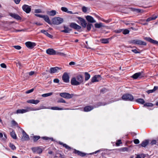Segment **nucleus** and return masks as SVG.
Wrapping results in <instances>:
<instances>
[{"label":"nucleus","instance_id":"49","mask_svg":"<svg viewBox=\"0 0 158 158\" xmlns=\"http://www.w3.org/2000/svg\"><path fill=\"white\" fill-rule=\"evenodd\" d=\"M43 139H44L46 140H47L49 139H51V140L52 141L53 140V138H49L48 137H44L42 138Z\"/></svg>","mask_w":158,"mask_h":158},{"label":"nucleus","instance_id":"53","mask_svg":"<svg viewBox=\"0 0 158 158\" xmlns=\"http://www.w3.org/2000/svg\"><path fill=\"white\" fill-rule=\"evenodd\" d=\"M13 47L17 50H20L21 48V47L19 45L14 46Z\"/></svg>","mask_w":158,"mask_h":158},{"label":"nucleus","instance_id":"55","mask_svg":"<svg viewBox=\"0 0 158 158\" xmlns=\"http://www.w3.org/2000/svg\"><path fill=\"white\" fill-rule=\"evenodd\" d=\"M17 66H19V68L21 69L22 67L21 63L19 62H18L16 63Z\"/></svg>","mask_w":158,"mask_h":158},{"label":"nucleus","instance_id":"16","mask_svg":"<svg viewBox=\"0 0 158 158\" xmlns=\"http://www.w3.org/2000/svg\"><path fill=\"white\" fill-rule=\"evenodd\" d=\"M144 39L145 40L150 42L154 44H158V42L156 40H154L150 37H146L144 38Z\"/></svg>","mask_w":158,"mask_h":158},{"label":"nucleus","instance_id":"2","mask_svg":"<svg viewBox=\"0 0 158 158\" xmlns=\"http://www.w3.org/2000/svg\"><path fill=\"white\" fill-rule=\"evenodd\" d=\"M85 18L86 20H94V19L104 20V19L102 18V16L95 14L93 15V16L87 15L86 16Z\"/></svg>","mask_w":158,"mask_h":158},{"label":"nucleus","instance_id":"31","mask_svg":"<svg viewBox=\"0 0 158 158\" xmlns=\"http://www.w3.org/2000/svg\"><path fill=\"white\" fill-rule=\"evenodd\" d=\"M74 153L76 154H77L79 155H80L81 156H85V154L79 151L75 150Z\"/></svg>","mask_w":158,"mask_h":158},{"label":"nucleus","instance_id":"50","mask_svg":"<svg viewBox=\"0 0 158 158\" xmlns=\"http://www.w3.org/2000/svg\"><path fill=\"white\" fill-rule=\"evenodd\" d=\"M129 31L127 29H125L123 31V33L124 34H127L129 33Z\"/></svg>","mask_w":158,"mask_h":158},{"label":"nucleus","instance_id":"8","mask_svg":"<svg viewBox=\"0 0 158 158\" xmlns=\"http://www.w3.org/2000/svg\"><path fill=\"white\" fill-rule=\"evenodd\" d=\"M61 69L60 68L57 67H52L50 69V73L51 74L58 73Z\"/></svg>","mask_w":158,"mask_h":158},{"label":"nucleus","instance_id":"45","mask_svg":"<svg viewBox=\"0 0 158 158\" xmlns=\"http://www.w3.org/2000/svg\"><path fill=\"white\" fill-rule=\"evenodd\" d=\"M40 138L39 136H34L33 137L34 141L35 142L38 140Z\"/></svg>","mask_w":158,"mask_h":158},{"label":"nucleus","instance_id":"23","mask_svg":"<svg viewBox=\"0 0 158 158\" xmlns=\"http://www.w3.org/2000/svg\"><path fill=\"white\" fill-rule=\"evenodd\" d=\"M70 26L76 30L80 29L81 28V27L74 23H72L70 25Z\"/></svg>","mask_w":158,"mask_h":158},{"label":"nucleus","instance_id":"59","mask_svg":"<svg viewBox=\"0 0 158 158\" xmlns=\"http://www.w3.org/2000/svg\"><path fill=\"white\" fill-rule=\"evenodd\" d=\"M132 51L135 53H139L140 52H138L136 49H135L132 50Z\"/></svg>","mask_w":158,"mask_h":158},{"label":"nucleus","instance_id":"40","mask_svg":"<svg viewBox=\"0 0 158 158\" xmlns=\"http://www.w3.org/2000/svg\"><path fill=\"white\" fill-rule=\"evenodd\" d=\"M53 94V93L51 92L49 93H47V94H44L42 95V96L43 97H47L49 96H51Z\"/></svg>","mask_w":158,"mask_h":158},{"label":"nucleus","instance_id":"9","mask_svg":"<svg viewBox=\"0 0 158 158\" xmlns=\"http://www.w3.org/2000/svg\"><path fill=\"white\" fill-rule=\"evenodd\" d=\"M25 44L27 48L30 49L33 48L36 45V44L35 43L30 41L26 42Z\"/></svg>","mask_w":158,"mask_h":158},{"label":"nucleus","instance_id":"33","mask_svg":"<svg viewBox=\"0 0 158 158\" xmlns=\"http://www.w3.org/2000/svg\"><path fill=\"white\" fill-rule=\"evenodd\" d=\"M129 9H130L131 10L137 13H140L141 12V10L139 9H135L132 7L129 8Z\"/></svg>","mask_w":158,"mask_h":158},{"label":"nucleus","instance_id":"37","mask_svg":"<svg viewBox=\"0 0 158 158\" xmlns=\"http://www.w3.org/2000/svg\"><path fill=\"white\" fill-rule=\"evenodd\" d=\"M25 113V110L24 109H18L16 110V113L19 114H23Z\"/></svg>","mask_w":158,"mask_h":158},{"label":"nucleus","instance_id":"4","mask_svg":"<svg viewBox=\"0 0 158 158\" xmlns=\"http://www.w3.org/2000/svg\"><path fill=\"white\" fill-rule=\"evenodd\" d=\"M45 21L51 25H59L63 22V20H45Z\"/></svg>","mask_w":158,"mask_h":158},{"label":"nucleus","instance_id":"63","mask_svg":"<svg viewBox=\"0 0 158 158\" xmlns=\"http://www.w3.org/2000/svg\"><path fill=\"white\" fill-rule=\"evenodd\" d=\"M134 143L136 144H138L139 143V141L138 139H136L134 140Z\"/></svg>","mask_w":158,"mask_h":158},{"label":"nucleus","instance_id":"48","mask_svg":"<svg viewBox=\"0 0 158 158\" xmlns=\"http://www.w3.org/2000/svg\"><path fill=\"white\" fill-rule=\"evenodd\" d=\"M153 106V105L152 104L149 103H145L144 105V106Z\"/></svg>","mask_w":158,"mask_h":158},{"label":"nucleus","instance_id":"18","mask_svg":"<svg viewBox=\"0 0 158 158\" xmlns=\"http://www.w3.org/2000/svg\"><path fill=\"white\" fill-rule=\"evenodd\" d=\"M35 15L36 16L42 18L44 20H49V18L47 15L35 14Z\"/></svg>","mask_w":158,"mask_h":158},{"label":"nucleus","instance_id":"5","mask_svg":"<svg viewBox=\"0 0 158 158\" xmlns=\"http://www.w3.org/2000/svg\"><path fill=\"white\" fill-rule=\"evenodd\" d=\"M23 10L26 13H30L31 10V6L28 5L24 4L22 7Z\"/></svg>","mask_w":158,"mask_h":158},{"label":"nucleus","instance_id":"25","mask_svg":"<svg viewBox=\"0 0 158 158\" xmlns=\"http://www.w3.org/2000/svg\"><path fill=\"white\" fill-rule=\"evenodd\" d=\"M40 32L50 38H52V36L49 34L46 30H42L40 31Z\"/></svg>","mask_w":158,"mask_h":158},{"label":"nucleus","instance_id":"35","mask_svg":"<svg viewBox=\"0 0 158 158\" xmlns=\"http://www.w3.org/2000/svg\"><path fill=\"white\" fill-rule=\"evenodd\" d=\"M85 80L87 81L88 80L90 77V74L87 72L85 73Z\"/></svg>","mask_w":158,"mask_h":158},{"label":"nucleus","instance_id":"3","mask_svg":"<svg viewBox=\"0 0 158 158\" xmlns=\"http://www.w3.org/2000/svg\"><path fill=\"white\" fill-rule=\"evenodd\" d=\"M130 43L140 45H146L145 42L138 40H132L130 41Z\"/></svg>","mask_w":158,"mask_h":158},{"label":"nucleus","instance_id":"21","mask_svg":"<svg viewBox=\"0 0 158 158\" xmlns=\"http://www.w3.org/2000/svg\"><path fill=\"white\" fill-rule=\"evenodd\" d=\"M76 79L77 80L80 84L82 83L83 82V76L81 75H79L77 76Z\"/></svg>","mask_w":158,"mask_h":158},{"label":"nucleus","instance_id":"10","mask_svg":"<svg viewBox=\"0 0 158 158\" xmlns=\"http://www.w3.org/2000/svg\"><path fill=\"white\" fill-rule=\"evenodd\" d=\"M31 149L34 153L37 154H40L42 152V149L39 147L32 148H31Z\"/></svg>","mask_w":158,"mask_h":158},{"label":"nucleus","instance_id":"47","mask_svg":"<svg viewBox=\"0 0 158 158\" xmlns=\"http://www.w3.org/2000/svg\"><path fill=\"white\" fill-rule=\"evenodd\" d=\"M82 10L84 13H86L87 12V8L85 6H83L82 8Z\"/></svg>","mask_w":158,"mask_h":158},{"label":"nucleus","instance_id":"44","mask_svg":"<svg viewBox=\"0 0 158 158\" xmlns=\"http://www.w3.org/2000/svg\"><path fill=\"white\" fill-rule=\"evenodd\" d=\"M9 146L11 148V149L13 150H15L16 149V147L13 143H10L9 144Z\"/></svg>","mask_w":158,"mask_h":158},{"label":"nucleus","instance_id":"34","mask_svg":"<svg viewBox=\"0 0 158 158\" xmlns=\"http://www.w3.org/2000/svg\"><path fill=\"white\" fill-rule=\"evenodd\" d=\"M109 39H100V41L102 43L108 44L109 43Z\"/></svg>","mask_w":158,"mask_h":158},{"label":"nucleus","instance_id":"32","mask_svg":"<svg viewBox=\"0 0 158 158\" xmlns=\"http://www.w3.org/2000/svg\"><path fill=\"white\" fill-rule=\"evenodd\" d=\"M141 74V73L140 72L137 73H135L132 76V77L135 79H136L138 78V77L140 76Z\"/></svg>","mask_w":158,"mask_h":158},{"label":"nucleus","instance_id":"15","mask_svg":"<svg viewBox=\"0 0 158 158\" xmlns=\"http://www.w3.org/2000/svg\"><path fill=\"white\" fill-rule=\"evenodd\" d=\"M144 39L145 40L150 42L154 44H158V42L156 40H154L150 37H146L144 38Z\"/></svg>","mask_w":158,"mask_h":158},{"label":"nucleus","instance_id":"64","mask_svg":"<svg viewBox=\"0 0 158 158\" xmlns=\"http://www.w3.org/2000/svg\"><path fill=\"white\" fill-rule=\"evenodd\" d=\"M53 81L55 83H58L59 82V80L58 79L56 78L54 79Z\"/></svg>","mask_w":158,"mask_h":158},{"label":"nucleus","instance_id":"52","mask_svg":"<svg viewBox=\"0 0 158 158\" xmlns=\"http://www.w3.org/2000/svg\"><path fill=\"white\" fill-rule=\"evenodd\" d=\"M123 23L125 24L126 25H130V24L133 25L134 24L133 23H130L129 21H127L126 22H125L124 21H123Z\"/></svg>","mask_w":158,"mask_h":158},{"label":"nucleus","instance_id":"42","mask_svg":"<svg viewBox=\"0 0 158 158\" xmlns=\"http://www.w3.org/2000/svg\"><path fill=\"white\" fill-rule=\"evenodd\" d=\"M158 17L157 15H153L152 17L148 18L147 20H155Z\"/></svg>","mask_w":158,"mask_h":158},{"label":"nucleus","instance_id":"11","mask_svg":"<svg viewBox=\"0 0 158 158\" xmlns=\"http://www.w3.org/2000/svg\"><path fill=\"white\" fill-rule=\"evenodd\" d=\"M63 81L65 82H68L69 81V76L66 73H64L62 77Z\"/></svg>","mask_w":158,"mask_h":158},{"label":"nucleus","instance_id":"46","mask_svg":"<svg viewBox=\"0 0 158 158\" xmlns=\"http://www.w3.org/2000/svg\"><path fill=\"white\" fill-rule=\"evenodd\" d=\"M128 150V149L126 147L120 149V151L122 152L127 151Z\"/></svg>","mask_w":158,"mask_h":158},{"label":"nucleus","instance_id":"7","mask_svg":"<svg viewBox=\"0 0 158 158\" xmlns=\"http://www.w3.org/2000/svg\"><path fill=\"white\" fill-rule=\"evenodd\" d=\"M122 98L123 100L131 101L133 99V97L129 94L123 95L122 97Z\"/></svg>","mask_w":158,"mask_h":158},{"label":"nucleus","instance_id":"12","mask_svg":"<svg viewBox=\"0 0 158 158\" xmlns=\"http://www.w3.org/2000/svg\"><path fill=\"white\" fill-rule=\"evenodd\" d=\"M9 15L13 18L16 20H21V17L17 14L15 13H10Z\"/></svg>","mask_w":158,"mask_h":158},{"label":"nucleus","instance_id":"39","mask_svg":"<svg viewBox=\"0 0 158 158\" xmlns=\"http://www.w3.org/2000/svg\"><path fill=\"white\" fill-rule=\"evenodd\" d=\"M61 10L63 12H64L67 13H69V11L68 10V9L66 7H62L61 8Z\"/></svg>","mask_w":158,"mask_h":158},{"label":"nucleus","instance_id":"6","mask_svg":"<svg viewBox=\"0 0 158 158\" xmlns=\"http://www.w3.org/2000/svg\"><path fill=\"white\" fill-rule=\"evenodd\" d=\"M102 77L100 75H96L93 77L91 80V83L98 82L102 80Z\"/></svg>","mask_w":158,"mask_h":158},{"label":"nucleus","instance_id":"62","mask_svg":"<svg viewBox=\"0 0 158 158\" xmlns=\"http://www.w3.org/2000/svg\"><path fill=\"white\" fill-rule=\"evenodd\" d=\"M1 66L3 68H6V65L4 63H2L0 64Z\"/></svg>","mask_w":158,"mask_h":158},{"label":"nucleus","instance_id":"24","mask_svg":"<svg viewBox=\"0 0 158 158\" xmlns=\"http://www.w3.org/2000/svg\"><path fill=\"white\" fill-rule=\"evenodd\" d=\"M40 101L38 100H35L34 99H30L27 101V103L35 104H37L40 102Z\"/></svg>","mask_w":158,"mask_h":158},{"label":"nucleus","instance_id":"28","mask_svg":"<svg viewBox=\"0 0 158 158\" xmlns=\"http://www.w3.org/2000/svg\"><path fill=\"white\" fill-rule=\"evenodd\" d=\"M149 141L148 140H145L142 142L141 144V145L143 147H145L148 143Z\"/></svg>","mask_w":158,"mask_h":158},{"label":"nucleus","instance_id":"61","mask_svg":"<svg viewBox=\"0 0 158 158\" xmlns=\"http://www.w3.org/2000/svg\"><path fill=\"white\" fill-rule=\"evenodd\" d=\"M156 141L155 140H154L152 141V142L151 143V145H153V144H156Z\"/></svg>","mask_w":158,"mask_h":158},{"label":"nucleus","instance_id":"13","mask_svg":"<svg viewBox=\"0 0 158 158\" xmlns=\"http://www.w3.org/2000/svg\"><path fill=\"white\" fill-rule=\"evenodd\" d=\"M23 136L22 138V140H29V136L27 135L25 131L23 130L22 131Z\"/></svg>","mask_w":158,"mask_h":158},{"label":"nucleus","instance_id":"29","mask_svg":"<svg viewBox=\"0 0 158 158\" xmlns=\"http://www.w3.org/2000/svg\"><path fill=\"white\" fill-rule=\"evenodd\" d=\"M58 143L59 144L62 145L66 149H69V146L66 144L64 143H63L60 141H59Z\"/></svg>","mask_w":158,"mask_h":158},{"label":"nucleus","instance_id":"54","mask_svg":"<svg viewBox=\"0 0 158 158\" xmlns=\"http://www.w3.org/2000/svg\"><path fill=\"white\" fill-rule=\"evenodd\" d=\"M122 143L121 140H118L117 142L116 143V145L117 146H119V145Z\"/></svg>","mask_w":158,"mask_h":158},{"label":"nucleus","instance_id":"26","mask_svg":"<svg viewBox=\"0 0 158 158\" xmlns=\"http://www.w3.org/2000/svg\"><path fill=\"white\" fill-rule=\"evenodd\" d=\"M94 109V107L92 106H85L84 109V110L85 112H87L90 111Z\"/></svg>","mask_w":158,"mask_h":158},{"label":"nucleus","instance_id":"41","mask_svg":"<svg viewBox=\"0 0 158 158\" xmlns=\"http://www.w3.org/2000/svg\"><path fill=\"white\" fill-rule=\"evenodd\" d=\"M51 109L52 110H63V108H60L57 107H51Z\"/></svg>","mask_w":158,"mask_h":158},{"label":"nucleus","instance_id":"38","mask_svg":"<svg viewBox=\"0 0 158 158\" xmlns=\"http://www.w3.org/2000/svg\"><path fill=\"white\" fill-rule=\"evenodd\" d=\"M58 103H65L66 102L62 98H59L58 99L57 101Z\"/></svg>","mask_w":158,"mask_h":158},{"label":"nucleus","instance_id":"17","mask_svg":"<svg viewBox=\"0 0 158 158\" xmlns=\"http://www.w3.org/2000/svg\"><path fill=\"white\" fill-rule=\"evenodd\" d=\"M24 109L25 113L31 111L37 110H40V109L34 108L31 107L27 106L25 107Z\"/></svg>","mask_w":158,"mask_h":158},{"label":"nucleus","instance_id":"14","mask_svg":"<svg viewBox=\"0 0 158 158\" xmlns=\"http://www.w3.org/2000/svg\"><path fill=\"white\" fill-rule=\"evenodd\" d=\"M71 83L72 85H80L79 82H78L76 78L75 77L71 79Z\"/></svg>","mask_w":158,"mask_h":158},{"label":"nucleus","instance_id":"30","mask_svg":"<svg viewBox=\"0 0 158 158\" xmlns=\"http://www.w3.org/2000/svg\"><path fill=\"white\" fill-rule=\"evenodd\" d=\"M10 135L11 137L14 139H17V136L14 131L12 130V131L10 132Z\"/></svg>","mask_w":158,"mask_h":158},{"label":"nucleus","instance_id":"19","mask_svg":"<svg viewBox=\"0 0 158 158\" xmlns=\"http://www.w3.org/2000/svg\"><path fill=\"white\" fill-rule=\"evenodd\" d=\"M46 52L47 54L50 55H55L56 53L55 51L52 48H49L47 49Z\"/></svg>","mask_w":158,"mask_h":158},{"label":"nucleus","instance_id":"56","mask_svg":"<svg viewBox=\"0 0 158 158\" xmlns=\"http://www.w3.org/2000/svg\"><path fill=\"white\" fill-rule=\"evenodd\" d=\"M34 89L33 88L32 89H31L29 90L26 91V94L30 93H31L32 92H33V91H34Z\"/></svg>","mask_w":158,"mask_h":158},{"label":"nucleus","instance_id":"43","mask_svg":"<svg viewBox=\"0 0 158 158\" xmlns=\"http://www.w3.org/2000/svg\"><path fill=\"white\" fill-rule=\"evenodd\" d=\"M145 156L144 154H141L140 155H137L136 158H144Z\"/></svg>","mask_w":158,"mask_h":158},{"label":"nucleus","instance_id":"57","mask_svg":"<svg viewBox=\"0 0 158 158\" xmlns=\"http://www.w3.org/2000/svg\"><path fill=\"white\" fill-rule=\"evenodd\" d=\"M11 124L14 126H16L17 124H18L14 120H12L11 121Z\"/></svg>","mask_w":158,"mask_h":158},{"label":"nucleus","instance_id":"51","mask_svg":"<svg viewBox=\"0 0 158 158\" xmlns=\"http://www.w3.org/2000/svg\"><path fill=\"white\" fill-rule=\"evenodd\" d=\"M35 13H41L42 10L40 9H36L35 10Z\"/></svg>","mask_w":158,"mask_h":158},{"label":"nucleus","instance_id":"22","mask_svg":"<svg viewBox=\"0 0 158 158\" xmlns=\"http://www.w3.org/2000/svg\"><path fill=\"white\" fill-rule=\"evenodd\" d=\"M60 96L65 98H69V93H61L59 94Z\"/></svg>","mask_w":158,"mask_h":158},{"label":"nucleus","instance_id":"27","mask_svg":"<svg viewBox=\"0 0 158 158\" xmlns=\"http://www.w3.org/2000/svg\"><path fill=\"white\" fill-rule=\"evenodd\" d=\"M95 27L96 28H99L102 27H104L103 24L101 23H95L94 25Z\"/></svg>","mask_w":158,"mask_h":158},{"label":"nucleus","instance_id":"60","mask_svg":"<svg viewBox=\"0 0 158 158\" xmlns=\"http://www.w3.org/2000/svg\"><path fill=\"white\" fill-rule=\"evenodd\" d=\"M106 103H102V102H99L97 104V106H99L102 105H106Z\"/></svg>","mask_w":158,"mask_h":158},{"label":"nucleus","instance_id":"58","mask_svg":"<svg viewBox=\"0 0 158 158\" xmlns=\"http://www.w3.org/2000/svg\"><path fill=\"white\" fill-rule=\"evenodd\" d=\"M64 28H65V27H64ZM61 31L62 32H65V33H68L69 30H68V28H67L66 29H65L64 30Z\"/></svg>","mask_w":158,"mask_h":158},{"label":"nucleus","instance_id":"1","mask_svg":"<svg viewBox=\"0 0 158 158\" xmlns=\"http://www.w3.org/2000/svg\"><path fill=\"white\" fill-rule=\"evenodd\" d=\"M95 22V20H79L78 23L80 24L83 28L87 27L88 31L91 29L92 25L91 23Z\"/></svg>","mask_w":158,"mask_h":158},{"label":"nucleus","instance_id":"36","mask_svg":"<svg viewBox=\"0 0 158 158\" xmlns=\"http://www.w3.org/2000/svg\"><path fill=\"white\" fill-rule=\"evenodd\" d=\"M136 101L141 104H143L145 103L144 100L142 98H139L136 100Z\"/></svg>","mask_w":158,"mask_h":158},{"label":"nucleus","instance_id":"20","mask_svg":"<svg viewBox=\"0 0 158 158\" xmlns=\"http://www.w3.org/2000/svg\"><path fill=\"white\" fill-rule=\"evenodd\" d=\"M46 13L48 15L50 16H54L58 13L55 10H52L50 11H47Z\"/></svg>","mask_w":158,"mask_h":158}]
</instances>
